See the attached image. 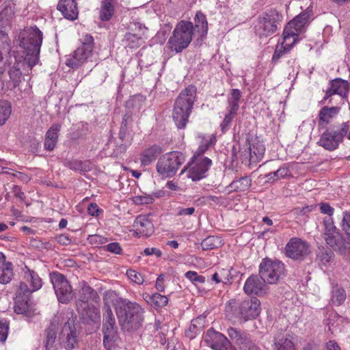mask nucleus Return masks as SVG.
Listing matches in <instances>:
<instances>
[{"label":"nucleus","mask_w":350,"mask_h":350,"mask_svg":"<svg viewBox=\"0 0 350 350\" xmlns=\"http://www.w3.org/2000/svg\"><path fill=\"white\" fill-rule=\"evenodd\" d=\"M236 116V113H231V112L228 111V113L225 116L223 122L220 124L221 130L223 133H225L229 129L232 120Z\"/></svg>","instance_id":"55"},{"label":"nucleus","mask_w":350,"mask_h":350,"mask_svg":"<svg viewBox=\"0 0 350 350\" xmlns=\"http://www.w3.org/2000/svg\"><path fill=\"white\" fill-rule=\"evenodd\" d=\"M313 209H314L313 206H306L302 208L296 207L291 211V213L294 215L300 216V215H304L307 214L308 213L312 211Z\"/></svg>","instance_id":"59"},{"label":"nucleus","mask_w":350,"mask_h":350,"mask_svg":"<svg viewBox=\"0 0 350 350\" xmlns=\"http://www.w3.org/2000/svg\"><path fill=\"white\" fill-rule=\"evenodd\" d=\"M209 146L210 144L208 143L201 144L198 150L195 152L193 158H208L207 157L204 156V154L209 148Z\"/></svg>","instance_id":"58"},{"label":"nucleus","mask_w":350,"mask_h":350,"mask_svg":"<svg viewBox=\"0 0 350 350\" xmlns=\"http://www.w3.org/2000/svg\"><path fill=\"white\" fill-rule=\"evenodd\" d=\"M88 241L90 244L96 246H98L99 245H102L107 242V239L105 237L99 234L89 235Z\"/></svg>","instance_id":"56"},{"label":"nucleus","mask_w":350,"mask_h":350,"mask_svg":"<svg viewBox=\"0 0 350 350\" xmlns=\"http://www.w3.org/2000/svg\"><path fill=\"white\" fill-rule=\"evenodd\" d=\"M193 25L190 21L182 20L177 23L167 41L168 48L176 52L181 53L187 49L192 40Z\"/></svg>","instance_id":"4"},{"label":"nucleus","mask_w":350,"mask_h":350,"mask_svg":"<svg viewBox=\"0 0 350 350\" xmlns=\"http://www.w3.org/2000/svg\"><path fill=\"white\" fill-rule=\"evenodd\" d=\"M143 297L148 304L157 309L165 306L168 302V299L166 296L157 293L152 295L146 293L143 295Z\"/></svg>","instance_id":"38"},{"label":"nucleus","mask_w":350,"mask_h":350,"mask_svg":"<svg viewBox=\"0 0 350 350\" xmlns=\"http://www.w3.org/2000/svg\"><path fill=\"white\" fill-rule=\"evenodd\" d=\"M340 107H322L319 113V119L321 122L328 124L332 120L335 118L340 112Z\"/></svg>","instance_id":"37"},{"label":"nucleus","mask_w":350,"mask_h":350,"mask_svg":"<svg viewBox=\"0 0 350 350\" xmlns=\"http://www.w3.org/2000/svg\"><path fill=\"white\" fill-rule=\"evenodd\" d=\"M204 340L213 350H227V347L231 344L223 334L215 331L213 328L206 331Z\"/></svg>","instance_id":"21"},{"label":"nucleus","mask_w":350,"mask_h":350,"mask_svg":"<svg viewBox=\"0 0 350 350\" xmlns=\"http://www.w3.org/2000/svg\"><path fill=\"white\" fill-rule=\"evenodd\" d=\"M288 176H291L289 168L286 164H284L276 171L267 174L265 178L267 182L275 183Z\"/></svg>","instance_id":"39"},{"label":"nucleus","mask_w":350,"mask_h":350,"mask_svg":"<svg viewBox=\"0 0 350 350\" xmlns=\"http://www.w3.org/2000/svg\"><path fill=\"white\" fill-rule=\"evenodd\" d=\"M126 275L129 280L137 284H142L144 282L143 275L135 270H127Z\"/></svg>","instance_id":"54"},{"label":"nucleus","mask_w":350,"mask_h":350,"mask_svg":"<svg viewBox=\"0 0 350 350\" xmlns=\"http://www.w3.org/2000/svg\"><path fill=\"white\" fill-rule=\"evenodd\" d=\"M274 350H295L294 343L290 335L278 332L273 338Z\"/></svg>","instance_id":"30"},{"label":"nucleus","mask_w":350,"mask_h":350,"mask_svg":"<svg viewBox=\"0 0 350 350\" xmlns=\"http://www.w3.org/2000/svg\"><path fill=\"white\" fill-rule=\"evenodd\" d=\"M10 51L9 44L0 46V76L5 72L6 67L10 64Z\"/></svg>","instance_id":"45"},{"label":"nucleus","mask_w":350,"mask_h":350,"mask_svg":"<svg viewBox=\"0 0 350 350\" xmlns=\"http://www.w3.org/2000/svg\"><path fill=\"white\" fill-rule=\"evenodd\" d=\"M60 129L61 125L59 124H53L47 131L45 138L57 142Z\"/></svg>","instance_id":"53"},{"label":"nucleus","mask_w":350,"mask_h":350,"mask_svg":"<svg viewBox=\"0 0 350 350\" xmlns=\"http://www.w3.org/2000/svg\"><path fill=\"white\" fill-rule=\"evenodd\" d=\"M154 198L152 195L145 194L143 196H136L133 198V202L137 205L150 204L154 202Z\"/></svg>","instance_id":"52"},{"label":"nucleus","mask_w":350,"mask_h":350,"mask_svg":"<svg viewBox=\"0 0 350 350\" xmlns=\"http://www.w3.org/2000/svg\"><path fill=\"white\" fill-rule=\"evenodd\" d=\"M100 10V18L103 21H108L114 13L115 0H102Z\"/></svg>","instance_id":"41"},{"label":"nucleus","mask_w":350,"mask_h":350,"mask_svg":"<svg viewBox=\"0 0 350 350\" xmlns=\"http://www.w3.org/2000/svg\"><path fill=\"white\" fill-rule=\"evenodd\" d=\"M329 87L325 90V94L321 103L323 104L328 100V104L332 103V96L338 95L341 100L347 98L350 90V84L346 80L336 78L329 82Z\"/></svg>","instance_id":"17"},{"label":"nucleus","mask_w":350,"mask_h":350,"mask_svg":"<svg viewBox=\"0 0 350 350\" xmlns=\"http://www.w3.org/2000/svg\"><path fill=\"white\" fill-rule=\"evenodd\" d=\"M8 325L5 323L0 321V342H4L8 335Z\"/></svg>","instance_id":"63"},{"label":"nucleus","mask_w":350,"mask_h":350,"mask_svg":"<svg viewBox=\"0 0 350 350\" xmlns=\"http://www.w3.org/2000/svg\"><path fill=\"white\" fill-rule=\"evenodd\" d=\"M23 280L29 284V286L27 285V288L30 291V294L39 290L42 286V282L38 274L33 270L30 269L28 267L25 266L23 269Z\"/></svg>","instance_id":"24"},{"label":"nucleus","mask_w":350,"mask_h":350,"mask_svg":"<svg viewBox=\"0 0 350 350\" xmlns=\"http://www.w3.org/2000/svg\"><path fill=\"white\" fill-rule=\"evenodd\" d=\"M68 319L66 313H58L51 319L44 332L43 343L46 350H56L57 348V333L60 326Z\"/></svg>","instance_id":"15"},{"label":"nucleus","mask_w":350,"mask_h":350,"mask_svg":"<svg viewBox=\"0 0 350 350\" xmlns=\"http://www.w3.org/2000/svg\"><path fill=\"white\" fill-rule=\"evenodd\" d=\"M347 298L345 290L338 285L332 287L331 291V302L335 306L342 305Z\"/></svg>","instance_id":"44"},{"label":"nucleus","mask_w":350,"mask_h":350,"mask_svg":"<svg viewBox=\"0 0 350 350\" xmlns=\"http://www.w3.org/2000/svg\"><path fill=\"white\" fill-rule=\"evenodd\" d=\"M185 161V155L179 151H172L162 155L156 165L157 172L165 178L174 176Z\"/></svg>","instance_id":"6"},{"label":"nucleus","mask_w":350,"mask_h":350,"mask_svg":"<svg viewBox=\"0 0 350 350\" xmlns=\"http://www.w3.org/2000/svg\"><path fill=\"white\" fill-rule=\"evenodd\" d=\"M252 185V179L249 176H242L234 179L228 186L232 191H247Z\"/></svg>","instance_id":"36"},{"label":"nucleus","mask_w":350,"mask_h":350,"mask_svg":"<svg viewBox=\"0 0 350 350\" xmlns=\"http://www.w3.org/2000/svg\"><path fill=\"white\" fill-rule=\"evenodd\" d=\"M1 8L0 22L7 25L14 15L15 4L12 0H5Z\"/></svg>","instance_id":"34"},{"label":"nucleus","mask_w":350,"mask_h":350,"mask_svg":"<svg viewBox=\"0 0 350 350\" xmlns=\"http://www.w3.org/2000/svg\"><path fill=\"white\" fill-rule=\"evenodd\" d=\"M285 35H283V41L280 46H277L275 52L272 57V61L276 63L282 55L288 51L295 42L293 40L286 37L285 40Z\"/></svg>","instance_id":"40"},{"label":"nucleus","mask_w":350,"mask_h":350,"mask_svg":"<svg viewBox=\"0 0 350 350\" xmlns=\"http://www.w3.org/2000/svg\"><path fill=\"white\" fill-rule=\"evenodd\" d=\"M133 227L139 236L149 237L154 232V226L151 221L145 215L136 217Z\"/></svg>","instance_id":"26"},{"label":"nucleus","mask_w":350,"mask_h":350,"mask_svg":"<svg viewBox=\"0 0 350 350\" xmlns=\"http://www.w3.org/2000/svg\"><path fill=\"white\" fill-rule=\"evenodd\" d=\"M249 144L250 162V163H257L264 157L265 146L262 142L258 138L252 139Z\"/></svg>","instance_id":"28"},{"label":"nucleus","mask_w":350,"mask_h":350,"mask_svg":"<svg viewBox=\"0 0 350 350\" xmlns=\"http://www.w3.org/2000/svg\"><path fill=\"white\" fill-rule=\"evenodd\" d=\"M80 291H79V298L77 301V309L81 307L83 309L88 308L90 312L92 314H89L86 312V314L91 319H93L98 314V309L94 306H89L88 302L92 301L98 302L100 299L99 296L94 288L88 284L85 281L79 282Z\"/></svg>","instance_id":"12"},{"label":"nucleus","mask_w":350,"mask_h":350,"mask_svg":"<svg viewBox=\"0 0 350 350\" xmlns=\"http://www.w3.org/2000/svg\"><path fill=\"white\" fill-rule=\"evenodd\" d=\"M57 8L67 19L74 21L78 16L77 3L75 0H60Z\"/></svg>","instance_id":"29"},{"label":"nucleus","mask_w":350,"mask_h":350,"mask_svg":"<svg viewBox=\"0 0 350 350\" xmlns=\"http://www.w3.org/2000/svg\"><path fill=\"white\" fill-rule=\"evenodd\" d=\"M318 143L319 146L329 151L336 150L340 144L339 141L335 137L331 130H326L323 132Z\"/></svg>","instance_id":"31"},{"label":"nucleus","mask_w":350,"mask_h":350,"mask_svg":"<svg viewBox=\"0 0 350 350\" xmlns=\"http://www.w3.org/2000/svg\"><path fill=\"white\" fill-rule=\"evenodd\" d=\"M232 270V267L218 269V271L212 275V280L217 284H230L232 279V275L231 273Z\"/></svg>","instance_id":"42"},{"label":"nucleus","mask_w":350,"mask_h":350,"mask_svg":"<svg viewBox=\"0 0 350 350\" xmlns=\"http://www.w3.org/2000/svg\"><path fill=\"white\" fill-rule=\"evenodd\" d=\"M81 45L79 46L66 60V65L73 69L78 68L88 62L92 55L94 48V38L85 34L80 39Z\"/></svg>","instance_id":"7"},{"label":"nucleus","mask_w":350,"mask_h":350,"mask_svg":"<svg viewBox=\"0 0 350 350\" xmlns=\"http://www.w3.org/2000/svg\"><path fill=\"white\" fill-rule=\"evenodd\" d=\"M66 314H68V319L63 323L64 326L61 333L62 343L66 350H72L76 347L78 342L76 329L74 325V320L70 319L68 313Z\"/></svg>","instance_id":"20"},{"label":"nucleus","mask_w":350,"mask_h":350,"mask_svg":"<svg viewBox=\"0 0 350 350\" xmlns=\"http://www.w3.org/2000/svg\"><path fill=\"white\" fill-rule=\"evenodd\" d=\"M334 260L333 251L327 247L319 248L317 253V262L319 265L323 267H329Z\"/></svg>","instance_id":"33"},{"label":"nucleus","mask_w":350,"mask_h":350,"mask_svg":"<svg viewBox=\"0 0 350 350\" xmlns=\"http://www.w3.org/2000/svg\"><path fill=\"white\" fill-rule=\"evenodd\" d=\"M222 245L223 243L221 239L215 236H208L201 243V246L203 250H213L221 246Z\"/></svg>","instance_id":"46"},{"label":"nucleus","mask_w":350,"mask_h":350,"mask_svg":"<svg viewBox=\"0 0 350 350\" xmlns=\"http://www.w3.org/2000/svg\"><path fill=\"white\" fill-rule=\"evenodd\" d=\"M193 164L188 171L187 176L193 181L199 180L206 176V173L212 165V161L209 158H191L189 163L181 171L183 174L188 168V165Z\"/></svg>","instance_id":"16"},{"label":"nucleus","mask_w":350,"mask_h":350,"mask_svg":"<svg viewBox=\"0 0 350 350\" xmlns=\"http://www.w3.org/2000/svg\"><path fill=\"white\" fill-rule=\"evenodd\" d=\"M193 31L201 38L205 37L208 31V23L206 16L201 12H197L194 17Z\"/></svg>","instance_id":"35"},{"label":"nucleus","mask_w":350,"mask_h":350,"mask_svg":"<svg viewBox=\"0 0 350 350\" xmlns=\"http://www.w3.org/2000/svg\"><path fill=\"white\" fill-rule=\"evenodd\" d=\"M162 152L161 147L156 144L146 148L141 154L142 165L144 166L150 165Z\"/></svg>","instance_id":"32"},{"label":"nucleus","mask_w":350,"mask_h":350,"mask_svg":"<svg viewBox=\"0 0 350 350\" xmlns=\"http://www.w3.org/2000/svg\"><path fill=\"white\" fill-rule=\"evenodd\" d=\"M30 291L25 282H20L15 292L14 312L17 314L30 316L33 313L30 302Z\"/></svg>","instance_id":"14"},{"label":"nucleus","mask_w":350,"mask_h":350,"mask_svg":"<svg viewBox=\"0 0 350 350\" xmlns=\"http://www.w3.org/2000/svg\"><path fill=\"white\" fill-rule=\"evenodd\" d=\"M284 272V265L278 260L263 259L259 266V274L265 283L276 284Z\"/></svg>","instance_id":"13"},{"label":"nucleus","mask_w":350,"mask_h":350,"mask_svg":"<svg viewBox=\"0 0 350 350\" xmlns=\"http://www.w3.org/2000/svg\"><path fill=\"white\" fill-rule=\"evenodd\" d=\"M303 16H304V14H299L297 16L291 21L284 29L283 35H285V38L287 37L293 40V42H295L298 34L306 25L305 18H304V21H300V18H302ZM286 39V38H285V40Z\"/></svg>","instance_id":"23"},{"label":"nucleus","mask_w":350,"mask_h":350,"mask_svg":"<svg viewBox=\"0 0 350 350\" xmlns=\"http://www.w3.org/2000/svg\"><path fill=\"white\" fill-rule=\"evenodd\" d=\"M350 124L349 122H342L336 126L332 131L334 133L335 137L340 143L342 142L345 137H347L349 131Z\"/></svg>","instance_id":"48"},{"label":"nucleus","mask_w":350,"mask_h":350,"mask_svg":"<svg viewBox=\"0 0 350 350\" xmlns=\"http://www.w3.org/2000/svg\"><path fill=\"white\" fill-rule=\"evenodd\" d=\"M324 231L323 233V237L325 239L327 236H331L339 230L336 227L332 217H326L323 219Z\"/></svg>","instance_id":"49"},{"label":"nucleus","mask_w":350,"mask_h":350,"mask_svg":"<svg viewBox=\"0 0 350 350\" xmlns=\"http://www.w3.org/2000/svg\"><path fill=\"white\" fill-rule=\"evenodd\" d=\"M243 290L247 295H262L266 293L267 286L260 274L252 275L246 280Z\"/></svg>","instance_id":"22"},{"label":"nucleus","mask_w":350,"mask_h":350,"mask_svg":"<svg viewBox=\"0 0 350 350\" xmlns=\"http://www.w3.org/2000/svg\"><path fill=\"white\" fill-rule=\"evenodd\" d=\"M129 31L126 33L122 44L126 48L137 49L144 43V36L146 28L140 23H134L129 27Z\"/></svg>","instance_id":"18"},{"label":"nucleus","mask_w":350,"mask_h":350,"mask_svg":"<svg viewBox=\"0 0 350 350\" xmlns=\"http://www.w3.org/2000/svg\"><path fill=\"white\" fill-rule=\"evenodd\" d=\"M340 227L345 234L350 237V211H345L342 213Z\"/></svg>","instance_id":"51"},{"label":"nucleus","mask_w":350,"mask_h":350,"mask_svg":"<svg viewBox=\"0 0 350 350\" xmlns=\"http://www.w3.org/2000/svg\"><path fill=\"white\" fill-rule=\"evenodd\" d=\"M116 311L122 329L130 332L142 327L144 311L137 303L121 298L117 302Z\"/></svg>","instance_id":"2"},{"label":"nucleus","mask_w":350,"mask_h":350,"mask_svg":"<svg viewBox=\"0 0 350 350\" xmlns=\"http://www.w3.org/2000/svg\"><path fill=\"white\" fill-rule=\"evenodd\" d=\"M13 264L6 260V256L0 252V284H6L10 282L14 277Z\"/></svg>","instance_id":"27"},{"label":"nucleus","mask_w":350,"mask_h":350,"mask_svg":"<svg viewBox=\"0 0 350 350\" xmlns=\"http://www.w3.org/2000/svg\"><path fill=\"white\" fill-rule=\"evenodd\" d=\"M103 332L104 347L111 350L113 343L118 338L116 319L109 305L105 304L103 307Z\"/></svg>","instance_id":"8"},{"label":"nucleus","mask_w":350,"mask_h":350,"mask_svg":"<svg viewBox=\"0 0 350 350\" xmlns=\"http://www.w3.org/2000/svg\"><path fill=\"white\" fill-rule=\"evenodd\" d=\"M11 113V106L6 100L0 101V126L5 124Z\"/></svg>","instance_id":"50"},{"label":"nucleus","mask_w":350,"mask_h":350,"mask_svg":"<svg viewBox=\"0 0 350 350\" xmlns=\"http://www.w3.org/2000/svg\"><path fill=\"white\" fill-rule=\"evenodd\" d=\"M50 280L58 301L62 304L69 303L74 294L66 278L61 273L53 271L50 273Z\"/></svg>","instance_id":"10"},{"label":"nucleus","mask_w":350,"mask_h":350,"mask_svg":"<svg viewBox=\"0 0 350 350\" xmlns=\"http://www.w3.org/2000/svg\"><path fill=\"white\" fill-rule=\"evenodd\" d=\"M105 247L107 251L116 254H120L122 250L120 245L117 242L110 243Z\"/></svg>","instance_id":"61"},{"label":"nucleus","mask_w":350,"mask_h":350,"mask_svg":"<svg viewBox=\"0 0 350 350\" xmlns=\"http://www.w3.org/2000/svg\"><path fill=\"white\" fill-rule=\"evenodd\" d=\"M282 15L275 9H270L258 16L255 26L256 32L260 36H268L278 29V23L282 21Z\"/></svg>","instance_id":"9"},{"label":"nucleus","mask_w":350,"mask_h":350,"mask_svg":"<svg viewBox=\"0 0 350 350\" xmlns=\"http://www.w3.org/2000/svg\"><path fill=\"white\" fill-rule=\"evenodd\" d=\"M229 338L241 350H260L251 339L249 334L235 327H229L227 330Z\"/></svg>","instance_id":"19"},{"label":"nucleus","mask_w":350,"mask_h":350,"mask_svg":"<svg viewBox=\"0 0 350 350\" xmlns=\"http://www.w3.org/2000/svg\"><path fill=\"white\" fill-rule=\"evenodd\" d=\"M260 306V301L256 297L243 301L232 299L226 306V311L232 312L236 317L247 321L259 315Z\"/></svg>","instance_id":"5"},{"label":"nucleus","mask_w":350,"mask_h":350,"mask_svg":"<svg viewBox=\"0 0 350 350\" xmlns=\"http://www.w3.org/2000/svg\"><path fill=\"white\" fill-rule=\"evenodd\" d=\"M55 239L62 245H69L72 243L70 237L66 234H59Z\"/></svg>","instance_id":"62"},{"label":"nucleus","mask_w":350,"mask_h":350,"mask_svg":"<svg viewBox=\"0 0 350 350\" xmlns=\"http://www.w3.org/2000/svg\"><path fill=\"white\" fill-rule=\"evenodd\" d=\"M196 88L189 85L183 90L175 100L172 118L178 129H184L193 108L196 99Z\"/></svg>","instance_id":"3"},{"label":"nucleus","mask_w":350,"mask_h":350,"mask_svg":"<svg viewBox=\"0 0 350 350\" xmlns=\"http://www.w3.org/2000/svg\"><path fill=\"white\" fill-rule=\"evenodd\" d=\"M185 276L191 282H194L196 284L197 282L203 284L205 282V278L203 275H198L195 271H187L185 273Z\"/></svg>","instance_id":"57"},{"label":"nucleus","mask_w":350,"mask_h":350,"mask_svg":"<svg viewBox=\"0 0 350 350\" xmlns=\"http://www.w3.org/2000/svg\"><path fill=\"white\" fill-rule=\"evenodd\" d=\"M241 97V92L239 90L232 89L231 90L230 96L228 98V111L231 112V113H234L237 114V111L239 108V101Z\"/></svg>","instance_id":"43"},{"label":"nucleus","mask_w":350,"mask_h":350,"mask_svg":"<svg viewBox=\"0 0 350 350\" xmlns=\"http://www.w3.org/2000/svg\"><path fill=\"white\" fill-rule=\"evenodd\" d=\"M42 38V33L36 26L25 30L20 43V46L23 49V60L16 61L9 70L10 78L14 83V88L18 86L21 81V69L29 73V71L38 64Z\"/></svg>","instance_id":"1"},{"label":"nucleus","mask_w":350,"mask_h":350,"mask_svg":"<svg viewBox=\"0 0 350 350\" xmlns=\"http://www.w3.org/2000/svg\"><path fill=\"white\" fill-rule=\"evenodd\" d=\"M196 211L194 207L182 208L179 207L177 208V215L178 216H189L193 215Z\"/></svg>","instance_id":"64"},{"label":"nucleus","mask_w":350,"mask_h":350,"mask_svg":"<svg viewBox=\"0 0 350 350\" xmlns=\"http://www.w3.org/2000/svg\"><path fill=\"white\" fill-rule=\"evenodd\" d=\"M324 240L336 252L342 255L347 254L346 244L347 237L345 238L340 231L331 236H327Z\"/></svg>","instance_id":"25"},{"label":"nucleus","mask_w":350,"mask_h":350,"mask_svg":"<svg viewBox=\"0 0 350 350\" xmlns=\"http://www.w3.org/2000/svg\"><path fill=\"white\" fill-rule=\"evenodd\" d=\"M319 208L321 213L327 215L329 217H332L334 213V208L326 202L320 203Z\"/></svg>","instance_id":"60"},{"label":"nucleus","mask_w":350,"mask_h":350,"mask_svg":"<svg viewBox=\"0 0 350 350\" xmlns=\"http://www.w3.org/2000/svg\"><path fill=\"white\" fill-rule=\"evenodd\" d=\"M285 256L293 260L303 261L311 253L310 244L299 237H292L284 247Z\"/></svg>","instance_id":"11"},{"label":"nucleus","mask_w":350,"mask_h":350,"mask_svg":"<svg viewBox=\"0 0 350 350\" xmlns=\"http://www.w3.org/2000/svg\"><path fill=\"white\" fill-rule=\"evenodd\" d=\"M66 165L69 169L78 172H88L91 169L88 161H81L77 159L68 161Z\"/></svg>","instance_id":"47"}]
</instances>
